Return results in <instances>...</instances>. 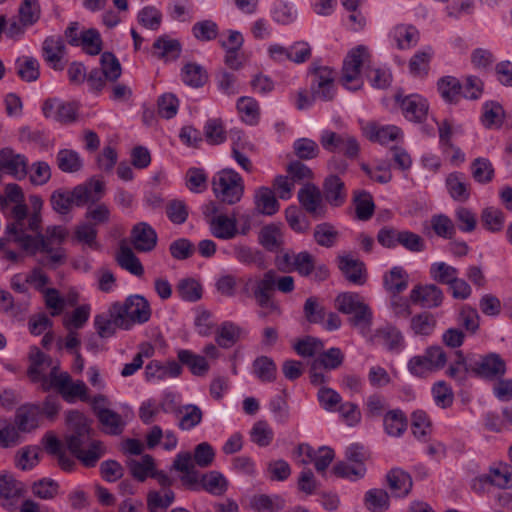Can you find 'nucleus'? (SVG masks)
Segmentation results:
<instances>
[{
    "mask_svg": "<svg viewBox=\"0 0 512 512\" xmlns=\"http://www.w3.org/2000/svg\"><path fill=\"white\" fill-rule=\"evenodd\" d=\"M325 201L332 207H341L347 200L345 183L337 175H329L323 182Z\"/></svg>",
    "mask_w": 512,
    "mask_h": 512,
    "instance_id": "19",
    "label": "nucleus"
},
{
    "mask_svg": "<svg viewBox=\"0 0 512 512\" xmlns=\"http://www.w3.org/2000/svg\"><path fill=\"white\" fill-rule=\"evenodd\" d=\"M334 475L338 478L349 479L356 481L362 479L366 474L365 465H350L344 461L337 462L332 469Z\"/></svg>",
    "mask_w": 512,
    "mask_h": 512,
    "instance_id": "61",
    "label": "nucleus"
},
{
    "mask_svg": "<svg viewBox=\"0 0 512 512\" xmlns=\"http://www.w3.org/2000/svg\"><path fill=\"white\" fill-rule=\"evenodd\" d=\"M177 293L188 302H196L202 297V286L193 278H185L178 282Z\"/></svg>",
    "mask_w": 512,
    "mask_h": 512,
    "instance_id": "55",
    "label": "nucleus"
},
{
    "mask_svg": "<svg viewBox=\"0 0 512 512\" xmlns=\"http://www.w3.org/2000/svg\"><path fill=\"white\" fill-rule=\"evenodd\" d=\"M97 417L100 423L105 427V432L110 435H120L125 427L120 414L108 409L102 408L97 412Z\"/></svg>",
    "mask_w": 512,
    "mask_h": 512,
    "instance_id": "41",
    "label": "nucleus"
},
{
    "mask_svg": "<svg viewBox=\"0 0 512 512\" xmlns=\"http://www.w3.org/2000/svg\"><path fill=\"white\" fill-rule=\"evenodd\" d=\"M319 142L326 151L342 154L348 158L357 157L360 149L354 136L348 133H337L329 129L321 132Z\"/></svg>",
    "mask_w": 512,
    "mask_h": 512,
    "instance_id": "10",
    "label": "nucleus"
},
{
    "mask_svg": "<svg viewBox=\"0 0 512 512\" xmlns=\"http://www.w3.org/2000/svg\"><path fill=\"white\" fill-rule=\"evenodd\" d=\"M338 268L345 279L354 285H363L367 280L365 264L350 255L338 256Z\"/></svg>",
    "mask_w": 512,
    "mask_h": 512,
    "instance_id": "17",
    "label": "nucleus"
},
{
    "mask_svg": "<svg viewBox=\"0 0 512 512\" xmlns=\"http://www.w3.org/2000/svg\"><path fill=\"white\" fill-rule=\"evenodd\" d=\"M456 364L463 365V372L472 374L484 380H496L506 373V362L497 353L486 355L468 354L465 356L461 350L456 351Z\"/></svg>",
    "mask_w": 512,
    "mask_h": 512,
    "instance_id": "3",
    "label": "nucleus"
},
{
    "mask_svg": "<svg viewBox=\"0 0 512 512\" xmlns=\"http://www.w3.org/2000/svg\"><path fill=\"white\" fill-rule=\"evenodd\" d=\"M253 373L261 382H274L277 377V367L268 356L257 357L252 364Z\"/></svg>",
    "mask_w": 512,
    "mask_h": 512,
    "instance_id": "43",
    "label": "nucleus"
},
{
    "mask_svg": "<svg viewBox=\"0 0 512 512\" xmlns=\"http://www.w3.org/2000/svg\"><path fill=\"white\" fill-rule=\"evenodd\" d=\"M437 90L445 102L456 104L461 98L462 83L454 76H443L437 81Z\"/></svg>",
    "mask_w": 512,
    "mask_h": 512,
    "instance_id": "29",
    "label": "nucleus"
},
{
    "mask_svg": "<svg viewBox=\"0 0 512 512\" xmlns=\"http://www.w3.org/2000/svg\"><path fill=\"white\" fill-rule=\"evenodd\" d=\"M408 278L407 272L402 267L395 266L384 275V288L393 296L399 295L408 287Z\"/></svg>",
    "mask_w": 512,
    "mask_h": 512,
    "instance_id": "31",
    "label": "nucleus"
},
{
    "mask_svg": "<svg viewBox=\"0 0 512 512\" xmlns=\"http://www.w3.org/2000/svg\"><path fill=\"white\" fill-rule=\"evenodd\" d=\"M364 506L370 512H385L390 508V495L381 488L369 489L364 496Z\"/></svg>",
    "mask_w": 512,
    "mask_h": 512,
    "instance_id": "36",
    "label": "nucleus"
},
{
    "mask_svg": "<svg viewBox=\"0 0 512 512\" xmlns=\"http://www.w3.org/2000/svg\"><path fill=\"white\" fill-rule=\"evenodd\" d=\"M17 425L7 420H0V447L9 448L21 443L22 437Z\"/></svg>",
    "mask_w": 512,
    "mask_h": 512,
    "instance_id": "54",
    "label": "nucleus"
},
{
    "mask_svg": "<svg viewBox=\"0 0 512 512\" xmlns=\"http://www.w3.org/2000/svg\"><path fill=\"white\" fill-rule=\"evenodd\" d=\"M314 240L322 247L330 248L336 243L339 233L330 223H321L315 226Z\"/></svg>",
    "mask_w": 512,
    "mask_h": 512,
    "instance_id": "58",
    "label": "nucleus"
},
{
    "mask_svg": "<svg viewBox=\"0 0 512 512\" xmlns=\"http://www.w3.org/2000/svg\"><path fill=\"white\" fill-rule=\"evenodd\" d=\"M430 277L437 283L450 285L458 276L457 268L445 262H435L430 266Z\"/></svg>",
    "mask_w": 512,
    "mask_h": 512,
    "instance_id": "51",
    "label": "nucleus"
},
{
    "mask_svg": "<svg viewBox=\"0 0 512 512\" xmlns=\"http://www.w3.org/2000/svg\"><path fill=\"white\" fill-rule=\"evenodd\" d=\"M17 75L26 82L36 81L40 76L39 61L31 56H21L15 61Z\"/></svg>",
    "mask_w": 512,
    "mask_h": 512,
    "instance_id": "37",
    "label": "nucleus"
},
{
    "mask_svg": "<svg viewBox=\"0 0 512 512\" xmlns=\"http://www.w3.org/2000/svg\"><path fill=\"white\" fill-rule=\"evenodd\" d=\"M213 190L221 202L235 204L243 195L242 179L235 171L224 169L219 173L218 180L214 181Z\"/></svg>",
    "mask_w": 512,
    "mask_h": 512,
    "instance_id": "9",
    "label": "nucleus"
},
{
    "mask_svg": "<svg viewBox=\"0 0 512 512\" xmlns=\"http://www.w3.org/2000/svg\"><path fill=\"white\" fill-rule=\"evenodd\" d=\"M72 431L66 435L65 442L71 454L86 468H93L106 454L107 449L103 442L91 437V427L81 413L75 412Z\"/></svg>",
    "mask_w": 512,
    "mask_h": 512,
    "instance_id": "1",
    "label": "nucleus"
},
{
    "mask_svg": "<svg viewBox=\"0 0 512 512\" xmlns=\"http://www.w3.org/2000/svg\"><path fill=\"white\" fill-rule=\"evenodd\" d=\"M258 242L269 252H276L281 249L283 238L280 227L274 223L262 227L258 235Z\"/></svg>",
    "mask_w": 512,
    "mask_h": 512,
    "instance_id": "33",
    "label": "nucleus"
},
{
    "mask_svg": "<svg viewBox=\"0 0 512 512\" xmlns=\"http://www.w3.org/2000/svg\"><path fill=\"white\" fill-rule=\"evenodd\" d=\"M354 204L357 219L361 221L369 220L375 210V205L371 194L367 191L354 192Z\"/></svg>",
    "mask_w": 512,
    "mask_h": 512,
    "instance_id": "46",
    "label": "nucleus"
},
{
    "mask_svg": "<svg viewBox=\"0 0 512 512\" xmlns=\"http://www.w3.org/2000/svg\"><path fill=\"white\" fill-rule=\"evenodd\" d=\"M322 194L314 184H307L298 192V200L301 206L313 218H324L326 215V207L322 203Z\"/></svg>",
    "mask_w": 512,
    "mask_h": 512,
    "instance_id": "15",
    "label": "nucleus"
},
{
    "mask_svg": "<svg viewBox=\"0 0 512 512\" xmlns=\"http://www.w3.org/2000/svg\"><path fill=\"white\" fill-rule=\"evenodd\" d=\"M275 289L276 282L274 280L273 269L266 271L262 277L254 280L253 287L251 288V296L261 308L258 312L260 318H267L270 315H282V309L279 303L274 299Z\"/></svg>",
    "mask_w": 512,
    "mask_h": 512,
    "instance_id": "4",
    "label": "nucleus"
},
{
    "mask_svg": "<svg viewBox=\"0 0 512 512\" xmlns=\"http://www.w3.org/2000/svg\"><path fill=\"white\" fill-rule=\"evenodd\" d=\"M30 365L27 369V376L32 383H38L41 380V373L44 371L43 365H51V358L45 355L39 348L33 347L29 354Z\"/></svg>",
    "mask_w": 512,
    "mask_h": 512,
    "instance_id": "39",
    "label": "nucleus"
},
{
    "mask_svg": "<svg viewBox=\"0 0 512 512\" xmlns=\"http://www.w3.org/2000/svg\"><path fill=\"white\" fill-rule=\"evenodd\" d=\"M27 226L25 221L14 220L6 226V234L13 236V241L18 243L22 249L30 250L34 241L33 236L26 234Z\"/></svg>",
    "mask_w": 512,
    "mask_h": 512,
    "instance_id": "57",
    "label": "nucleus"
},
{
    "mask_svg": "<svg viewBox=\"0 0 512 512\" xmlns=\"http://www.w3.org/2000/svg\"><path fill=\"white\" fill-rule=\"evenodd\" d=\"M242 329L232 322H223L216 331L215 341L222 348H231L240 339Z\"/></svg>",
    "mask_w": 512,
    "mask_h": 512,
    "instance_id": "40",
    "label": "nucleus"
},
{
    "mask_svg": "<svg viewBox=\"0 0 512 512\" xmlns=\"http://www.w3.org/2000/svg\"><path fill=\"white\" fill-rule=\"evenodd\" d=\"M228 482L218 471L201 475V488L213 495H222L227 490Z\"/></svg>",
    "mask_w": 512,
    "mask_h": 512,
    "instance_id": "49",
    "label": "nucleus"
},
{
    "mask_svg": "<svg viewBox=\"0 0 512 512\" xmlns=\"http://www.w3.org/2000/svg\"><path fill=\"white\" fill-rule=\"evenodd\" d=\"M394 100L406 120L422 123L427 119L429 103L423 96L419 94L404 95L402 92H397L394 95Z\"/></svg>",
    "mask_w": 512,
    "mask_h": 512,
    "instance_id": "11",
    "label": "nucleus"
},
{
    "mask_svg": "<svg viewBox=\"0 0 512 512\" xmlns=\"http://www.w3.org/2000/svg\"><path fill=\"white\" fill-rule=\"evenodd\" d=\"M336 308L343 314L352 315L349 323L354 327H368L372 322L370 307L361 300L359 294L354 292L340 293L336 299Z\"/></svg>",
    "mask_w": 512,
    "mask_h": 512,
    "instance_id": "6",
    "label": "nucleus"
},
{
    "mask_svg": "<svg viewBox=\"0 0 512 512\" xmlns=\"http://www.w3.org/2000/svg\"><path fill=\"white\" fill-rule=\"evenodd\" d=\"M344 358L345 356L340 348L332 347L320 353L314 362L325 370H335L343 364Z\"/></svg>",
    "mask_w": 512,
    "mask_h": 512,
    "instance_id": "60",
    "label": "nucleus"
},
{
    "mask_svg": "<svg viewBox=\"0 0 512 512\" xmlns=\"http://www.w3.org/2000/svg\"><path fill=\"white\" fill-rule=\"evenodd\" d=\"M94 326L101 338L112 337L117 329L125 330V326L121 324L113 304L110 305L107 315L98 314L95 316Z\"/></svg>",
    "mask_w": 512,
    "mask_h": 512,
    "instance_id": "22",
    "label": "nucleus"
},
{
    "mask_svg": "<svg viewBox=\"0 0 512 512\" xmlns=\"http://www.w3.org/2000/svg\"><path fill=\"white\" fill-rule=\"evenodd\" d=\"M434 57V49L426 46L413 54L408 63L409 72L417 78H426L430 71V63Z\"/></svg>",
    "mask_w": 512,
    "mask_h": 512,
    "instance_id": "23",
    "label": "nucleus"
},
{
    "mask_svg": "<svg viewBox=\"0 0 512 512\" xmlns=\"http://www.w3.org/2000/svg\"><path fill=\"white\" fill-rule=\"evenodd\" d=\"M479 481L488 483L501 489H507L512 486V467L507 464H500L498 467L491 468L488 474L481 475Z\"/></svg>",
    "mask_w": 512,
    "mask_h": 512,
    "instance_id": "27",
    "label": "nucleus"
},
{
    "mask_svg": "<svg viewBox=\"0 0 512 512\" xmlns=\"http://www.w3.org/2000/svg\"><path fill=\"white\" fill-rule=\"evenodd\" d=\"M276 502L266 494L252 497L250 506L256 512H275L284 508L285 501L280 496H275Z\"/></svg>",
    "mask_w": 512,
    "mask_h": 512,
    "instance_id": "52",
    "label": "nucleus"
},
{
    "mask_svg": "<svg viewBox=\"0 0 512 512\" xmlns=\"http://www.w3.org/2000/svg\"><path fill=\"white\" fill-rule=\"evenodd\" d=\"M55 389L66 402H73L76 398L81 401L88 400V388L82 380L73 382L70 375L64 376L56 382Z\"/></svg>",
    "mask_w": 512,
    "mask_h": 512,
    "instance_id": "20",
    "label": "nucleus"
},
{
    "mask_svg": "<svg viewBox=\"0 0 512 512\" xmlns=\"http://www.w3.org/2000/svg\"><path fill=\"white\" fill-rule=\"evenodd\" d=\"M481 223L490 232H499L502 230L505 222L504 213L495 207H487L481 213Z\"/></svg>",
    "mask_w": 512,
    "mask_h": 512,
    "instance_id": "53",
    "label": "nucleus"
},
{
    "mask_svg": "<svg viewBox=\"0 0 512 512\" xmlns=\"http://www.w3.org/2000/svg\"><path fill=\"white\" fill-rule=\"evenodd\" d=\"M157 233L146 222H139L133 226L130 242L138 252H151L157 245Z\"/></svg>",
    "mask_w": 512,
    "mask_h": 512,
    "instance_id": "16",
    "label": "nucleus"
},
{
    "mask_svg": "<svg viewBox=\"0 0 512 512\" xmlns=\"http://www.w3.org/2000/svg\"><path fill=\"white\" fill-rule=\"evenodd\" d=\"M18 15L24 25L33 26L41 16L38 0H23L19 6Z\"/></svg>",
    "mask_w": 512,
    "mask_h": 512,
    "instance_id": "56",
    "label": "nucleus"
},
{
    "mask_svg": "<svg viewBox=\"0 0 512 512\" xmlns=\"http://www.w3.org/2000/svg\"><path fill=\"white\" fill-rule=\"evenodd\" d=\"M391 37L400 50L411 49L416 46L420 40V32L410 24H399L391 31Z\"/></svg>",
    "mask_w": 512,
    "mask_h": 512,
    "instance_id": "25",
    "label": "nucleus"
},
{
    "mask_svg": "<svg viewBox=\"0 0 512 512\" xmlns=\"http://www.w3.org/2000/svg\"><path fill=\"white\" fill-rule=\"evenodd\" d=\"M254 205L257 214L267 216L276 214L280 208L273 190L268 187H260L255 191Z\"/></svg>",
    "mask_w": 512,
    "mask_h": 512,
    "instance_id": "24",
    "label": "nucleus"
},
{
    "mask_svg": "<svg viewBox=\"0 0 512 512\" xmlns=\"http://www.w3.org/2000/svg\"><path fill=\"white\" fill-rule=\"evenodd\" d=\"M116 261L121 268L135 276H142L144 274V268L140 260L136 257L132 249L124 244L120 245Z\"/></svg>",
    "mask_w": 512,
    "mask_h": 512,
    "instance_id": "38",
    "label": "nucleus"
},
{
    "mask_svg": "<svg viewBox=\"0 0 512 512\" xmlns=\"http://www.w3.org/2000/svg\"><path fill=\"white\" fill-rule=\"evenodd\" d=\"M182 81L193 88L202 87L208 80L206 70L199 64L187 63L181 70Z\"/></svg>",
    "mask_w": 512,
    "mask_h": 512,
    "instance_id": "42",
    "label": "nucleus"
},
{
    "mask_svg": "<svg viewBox=\"0 0 512 512\" xmlns=\"http://www.w3.org/2000/svg\"><path fill=\"white\" fill-rule=\"evenodd\" d=\"M235 218H229L226 215H218L210 219L209 225L214 237L223 240L234 238L238 231Z\"/></svg>",
    "mask_w": 512,
    "mask_h": 512,
    "instance_id": "26",
    "label": "nucleus"
},
{
    "mask_svg": "<svg viewBox=\"0 0 512 512\" xmlns=\"http://www.w3.org/2000/svg\"><path fill=\"white\" fill-rule=\"evenodd\" d=\"M369 56L366 47L362 45L352 49L347 54L343 62L341 76V82L344 87L350 90L361 88L363 84L360 79L361 67Z\"/></svg>",
    "mask_w": 512,
    "mask_h": 512,
    "instance_id": "8",
    "label": "nucleus"
},
{
    "mask_svg": "<svg viewBox=\"0 0 512 512\" xmlns=\"http://www.w3.org/2000/svg\"><path fill=\"white\" fill-rule=\"evenodd\" d=\"M101 67L98 68L108 78L109 82H116L121 76L122 68L119 60L111 52H104L100 58Z\"/></svg>",
    "mask_w": 512,
    "mask_h": 512,
    "instance_id": "59",
    "label": "nucleus"
},
{
    "mask_svg": "<svg viewBox=\"0 0 512 512\" xmlns=\"http://www.w3.org/2000/svg\"><path fill=\"white\" fill-rule=\"evenodd\" d=\"M21 495L19 483L11 476H0V499L7 501L3 506H12L13 500Z\"/></svg>",
    "mask_w": 512,
    "mask_h": 512,
    "instance_id": "62",
    "label": "nucleus"
},
{
    "mask_svg": "<svg viewBox=\"0 0 512 512\" xmlns=\"http://www.w3.org/2000/svg\"><path fill=\"white\" fill-rule=\"evenodd\" d=\"M121 324L125 330H130L136 324H144L151 318V308L148 300L141 295H130L123 303H112Z\"/></svg>",
    "mask_w": 512,
    "mask_h": 512,
    "instance_id": "5",
    "label": "nucleus"
},
{
    "mask_svg": "<svg viewBox=\"0 0 512 512\" xmlns=\"http://www.w3.org/2000/svg\"><path fill=\"white\" fill-rule=\"evenodd\" d=\"M175 500V493L168 489L162 496L157 491L147 494V509L149 512H158L159 509H167Z\"/></svg>",
    "mask_w": 512,
    "mask_h": 512,
    "instance_id": "64",
    "label": "nucleus"
},
{
    "mask_svg": "<svg viewBox=\"0 0 512 512\" xmlns=\"http://www.w3.org/2000/svg\"><path fill=\"white\" fill-rule=\"evenodd\" d=\"M38 462L39 448L37 446H26L16 453L15 464L23 471L32 469Z\"/></svg>",
    "mask_w": 512,
    "mask_h": 512,
    "instance_id": "63",
    "label": "nucleus"
},
{
    "mask_svg": "<svg viewBox=\"0 0 512 512\" xmlns=\"http://www.w3.org/2000/svg\"><path fill=\"white\" fill-rule=\"evenodd\" d=\"M41 406L38 404H25L20 406L15 414L14 423L23 433H29L39 426Z\"/></svg>",
    "mask_w": 512,
    "mask_h": 512,
    "instance_id": "21",
    "label": "nucleus"
},
{
    "mask_svg": "<svg viewBox=\"0 0 512 512\" xmlns=\"http://www.w3.org/2000/svg\"><path fill=\"white\" fill-rule=\"evenodd\" d=\"M437 325L435 316L427 311L414 315L410 320V328L415 335L429 336Z\"/></svg>",
    "mask_w": 512,
    "mask_h": 512,
    "instance_id": "45",
    "label": "nucleus"
},
{
    "mask_svg": "<svg viewBox=\"0 0 512 512\" xmlns=\"http://www.w3.org/2000/svg\"><path fill=\"white\" fill-rule=\"evenodd\" d=\"M385 432L393 437L401 436L407 429L408 420L405 413L400 409L388 411L383 417Z\"/></svg>",
    "mask_w": 512,
    "mask_h": 512,
    "instance_id": "35",
    "label": "nucleus"
},
{
    "mask_svg": "<svg viewBox=\"0 0 512 512\" xmlns=\"http://www.w3.org/2000/svg\"><path fill=\"white\" fill-rule=\"evenodd\" d=\"M409 298L413 304L420 305L423 308L433 309L442 305L444 294L435 284H418L410 291Z\"/></svg>",
    "mask_w": 512,
    "mask_h": 512,
    "instance_id": "14",
    "label": "nucleus"
},
{
    "mask_svg": "<svg viewBox=\"0 0 512 512\" xmlns=\"http://www.w3.org/2000/svg\"><path fill=\"white\" fill-rule=\"evenodd\" d=\"M236 109L240 119L251 126L257 125L260 120V106L257 100L249 96H242L237 100Z\"/></svg>",
    "mask_w": 512,
    "mask_h": 512,
    "instance_id": "32",
    "label": "nucleus"
},
{
    "mask_svg": "<svg viewBox=\"0 0 512 512\" xmlns=\"http://www.w3.org/2000/svg\"><path fill=\"white\" fill-rule=\"evenodd\" d=\"M104 191V182L91 178L89 181L75 186L70 192L54 191L50 202L53 210L65 215L71 211L73 205L83 207L87 204L97 203L102 198Z\"/></svg>",
    "mask_w": 512,
    "mask_h": 512,
    "instance_id": "2",
    "label": "nucleus"
},
{
    "mask_svg": "<svg viewBox=\"0 0 512 512\" xmlns=\"http://www.w3.org/2000/svg\"><path fill=\"white\" fill-rule=\"evenodd\" d=\"M234 254L237 261L246 265H255L259 269L266 268V261L263 253L258 249H253L249 246H236Z\"/></svg>",
    "mask_w": 512,
    "mask_h": 512,
    "instance_id": "48",
    "label": "nucleus"
},
{
    "mask_svg": "<svg viewBox=\"0 0 512 512\" xmlns=\"http://www.w3.org/2000/svg\"><path fill=\"white\" fill-rule=\"evenodd\" d=\"M19 140L33 148L47 150L51 146V141L43 131L32 129L25 126L19 129Z\"/></svg>",
    "mask_w": 512,
    "mask_h": 512,
    "instance_id": "44",
    "label": "nucleus"
},
{
    "mask_svg": "<svg viewBox=\"0 0 512 512\" xmlns=\"http://www.w3.org/2000/svg\"><path fill=\"white\" fill-rule=\"evenodd\" d=\"M179 362L186 366L195 376H204L209 371V363L204 356L195 354L186 349H181L177 353Z\"/></svg>",
    "mask_w": 512,
    "mask_h": 512,
    "instance_id": "28",
    "label": "nucleus"
},
{
    "mask_svg": "<svg viewBox=\"0 0 512 512\" xmlns=\"http://www.w3.org/2000/svg\"><path fill=\"white\" fill-rule=\"evenodd\" d=\"M362 170L374 181L387 183L392 179L391 162H362Z\"/></svg>",
    "mask_w": 512,
    "mask_h": 512,
    "instance_id": "47",
    "label": "nucleus"
},
{
    "mask_svg": "<svg viewBox=\"0 0 512 512\" xmlns=\"http://www.w3.org/2000/svg\"><path fill=\"white\" fill-rule=\"evenodd\" d=\"M309 74L312 77L310 86L312 100H333L336 93L334 84L336 71L328 66L312 63Z\"/></svg>",
    "mask_w": 512,
    "mask_h": 512,
    "instance_id": "7",
    "label": "nucleus"
},
{
    "mask_svg": "<svg viewBox=\"0 0 512 512\" xmlns=\"http://www.w3.org/2000/svg\"><path fill=\"white\" fill-rule=\"evenodd\" d=\"M367 138L381 144L394 141L403 135L402 130L395 125L381 126L375 123L369 124L365 129Z\"/></svg>",
    "mask_w": 512,
    "mask_h": 512,
    "instance_id": "30",
    "label": "nucleus"
},
{
    "mask_svg": "<svg viewBox=\"0 0 512 512\" xmlns=\"http://www.w3.org/2000/svg\"><path fill=\"white\" fill-rule=\"evenodd\" d=\"M386 483L391 495L397 498L407 497L413 487L411 475L400 468H393L387 472Z\"/></svg>",
    "mask_w": 512,
    "mask_h": 512,
    "instance_id": "18",
    "label": "nucleus"
},
{
    "mask_svg": "<svg viewBox=\"0 0 512 512\" xmlns=\"http://www.w3.org/2000/svg\"><path fill=\"white\" fill-rule=\"evenodd\" d=\"M127 467L129 468L133 478L143 482L147 479L149 473L154 470L155 463L153 457L146 454L141 458V461L135 459L128 460Z\"/></svg>",
    "mask_w": 512,
    "mask_h": 512,
    "instance_id": "50",
    "label": "nucleus"
},
{
    "mask_svg": "<svg viewBox=\"0 0 512 512\" xmlns=\"http://www.w3.org/2000/svg\"><path fill=\"white\" fill-rule=\"evenodd\" d=\"M80 103L78 101H62L58 98H49L43 102L42 112L46 118H53L62 124H71L77 121Z\"/></svg>",
    "mask_w": 512,
    "mask_h": 512,
    "instance_id": "12",
    "label": "nucleus"
},
{
    "mask_svg": "<svg viewBox=\"0 0 512 512\" xmlns=\"http://www.w3.org/2000/svg\"><path fill=\"white\" fill-rule=\"evenodd\" d=\"M154 55L165 60H176L181 54V44L176 39L161 36L153 43Z\"/></svg>",
    "mask_w": 512,
    "mask_h": 512,
    "instance_id": "34",
    "label": "nucleus"
},
{
    "mask_svg": "<svg viewBox=\"0 0 512 512\" xmlns=\"http://www.w3.org/2000/svg\"><path fill=\"white\" fill-rule=\"evenodd\" d=\"M41 52L44 61L50 68L55 71L64 70L66 47L61 36L46 37L42 43Z\"/></svg>",
    "mask_w": 512,
    "mask_h": 512,
    "instance_id": "13",
    "label": "nucleus"
}]
</instances>
